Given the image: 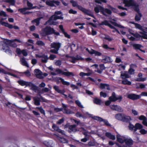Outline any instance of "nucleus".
<instances>
[{
  "mask_svg": "<svg viewBox=\"0 0 147 147\" xmlns=\"http://www.w3.org/2000/svg\"><path fill=\"white\" fill-rule=\"evenodd\" d=\"M122 84L124 85H130L131 84V82L127 79H125L122 81Z\"/></svg>",
  "mask_w": 147,
  "mask_h": 147,
  "instance_id": "obj_34",
  "label": "nucleus"
},
{
  "mask_svg": "<svg viewBox=\"0 0 147 147\" xmlns=\"http://www.w3.org/2000/svg\"><path fill=\"white\" fill-rule=\"evenodd\" d=\"M94 102L97 105H100L103 102L100 99L98 98H95L94 100Z\"/></svg>",
  "mask_w": 147,
  "mask_h": 147,
  "instance_id": "obj_35",
  "label": "nucleus"
},
{
  "mask_svg": "<svg viewBox=\"0 0 147 147\" xmlns=\"http://www.w3.org/2000/svg\"><path fill=\"white\" fill-rule=\"evenodd\" d=\"M124 121L128 122H129L131 120V118L130 117L127 116H125L124 117Z\"/></svg>",
  "mask_w": 147,
  "mask_h": 147,
  "instance_id": "obj_49",
  "label": "nucleus"
},
{
  "mask_svg": "<svg viewBox=\"0 0 147 147\" xmlns=\"http://www.w3.org/2000/svg\"><path fill=\"white\" fill-rule=\"evenodd\" d=\"M63 109L64 113L68 114H71L73 113V112L69 110H67L65 108L67 107V105L64 104H62Z\"/></svg>",
  "mask_w": 147,
  "mask_h": 147,
  "instance_id": "obj_18",
  "label": "nucleus"
},
{
  "mask_svg": "<svg viewBox=\"0 0 147 147\" xmlns=\"http://www.w3.org/2000/svg\"><path fill=\"white\" fill-rule=\"evenodd\" d=\"M111 58L107 56H105L103 57V59H102V62L104 63H107L112 61Z\"/></svg>",
  "mask_w": 147,
  "mask_h": 147,
  "instance_id": "obj_19",
  "label": "nucleus"
},
{
  "mask_svg": "<svg viewBox=\"0 0 147 147\" xmlns=\"http://www.w3.org/2000/svg\"><path fill=\"white\" fill-rule=\"evenodd\" d=\"M123 3L125 4V6L127 7L132 6L135 8V9L138 12V9L137 7L138 5L133 0H123Z\"/></svg>",
  "mask_w": 147,
  "mask_h": 147,
  "instance_id": "obj_9",
  "label": "nucleus"
},
{
  "mask_svg": "<svg viewBox=\"0 0 147 147\" xmlns=\"http://www.w3.org/2000/svg\"><path fill=\"white\" fill-rule=\"evenodd\" d=\"M5 2L8 3L12 5H14L15 1L14 0H5Z\"/></svg>",
  "mask_w": 147,
  "mask_h": 147,
  "instance_id": "obj_46",
  "label": "nucleus"
},
{
  "mask_svg": "<svg viewBox=\"0 0 147 147\" xmlns=\"http://www.w3.org/2000/svg\"><path fill=\"white\" fill-rule=\"evenodd\" d=\"M69 12L70 13L76 14L77 13L76 11L74 10L71 9L69 11Z\"/></svg>",
  "mask_w": 147,
  "mask_h": 147,
  "instance_id": "obj_61",
  "label": "nucleus"
},
{
  "mask_svg": "<svg viewBox=\"0 0 147 147\" xmlns=\"http://www.w3.org/2000/svg\"><path fill=\"white\" fill-rule=\"evenodd\" d=\"M57 79L58 81V82H61L62 84L64 85L69 86L70 84L69 82L65 81L63 79L61 78L58 77L57 78Z\"/></svg>",
  "mask_w": 147,
  "mask_h": 147,
  "instance_id": "obj_16",
  "label": "nucleus"
},
{
  "mask_svg": "<svg viewBox=\"0 0 147 147\" xmlns=\"http://www.w3.org/2000/svg\"><path fill=\"white\" fill-rule=\"evenodd\" d=\"M28 86L30 87V90L34 91L35 92H36L37 90V87L31 82H29Z\"/></svg>",
  "mask_w": 147,
  "mask_h": 147,
  "instance_id": "obj_17",
  "label": "nucleus"
},
{
  "mask_svg": "<svg viewBox=\"0 0 147 147\" xmlns=\"http://www.w3.org/2000/svg\"><path fill=\"white\" fill-rule=\"evenodd\" d=\"M140 132L142 134H144L147 133V131H146L144 129H141L140 131Z\"/></svg>",
  "mask_w": 147,
  "mask_h": 147,
  "instance_id": "obj_64",
  "label": "nucleus"
},
{
  "mask_svg": "<svg viewBox=\"0 0 147 147\" xmlns=\"http://www.w3.org/2000/svg\"><path fill=\"white\" fill-rule=\"evenodd\" d=\"M0 24L6 27H8L9 28H12L11 24H10L7 23L3 22L1 21L0 22Z\"/></svg>",
  "mask_w": 147,
  "mask_h": 147,
  "instance_id": "obj_32",
  "label": "nucleus"
},
{
  "mask_svg": "<svg viewBox=\"0 0 147 147\" xmlns=\"http://www.w3.org/2000/svg\"><path fill=\"white\" fill-rule=\"evenodd\" d=\"M86 50L91 54H94L95 55L98 56H101L102 55V53H101L93 49L89 50L87 48L86 49Z\"/></svg>",
  "mask_w": 147,
  "mask_h": 147,
  "instance_id": "obj_13",
  "label": "nucleus"
},
{
  "mask_svg": "<svg viewBox=\"0 0 147 147\" xmlns=\"http://www.w3.org/2000/svg\"><path fill=\"white\" fill-rule=\"evenodd\" d=\"M61 12L60 11H58L55 12L54 15L51 16L49 19L45 24H48L50 25H56L57 23L56 22L57 19H62L63 17L61 16H57L58 15L61 14Z\"/></svg>",
  "mask_w": 147,
  "mask_h": 147,
  "instance_id": "obj_3",
  "label": "nucleus"
},
{
  "mask_svg": "<svg viewBox=\"0 0 147 147\" xmlns=\"http://www.w3.org/2000/svg\"><path fill=\"white\" fill-rule=\"evenodd\" d=\"M87 15L94 17L92 12L90 11L85 9V11L84 12Z\"/></svg>",
  "mask_w": 147,
  "mask_h": 147,
  "instance_id": "obj_43",
  "label": "nucleus"
},
{
  "mask_svg": "<svg viewBox=\"0 0 147 147\" xmlns=\"http://www.w3.org/2000/svg\"><path fill=\"white\" fill-rule=\"evenodd\" d=\"M107 1L105 0H96L95 2L99 4H101L102 2L106 3Z\"/></svg>",
  "mask_w": 147,
  "mask_h": 147,
  "instance_id": "obj_57",
  "label": "nucleus"
},
{
  "mask_svg": "<svg viewBox=\"0 0 147 147\" xmlns=\"http://www.w3.org/2000/svg\"><path fill=\"white\" fill-rule=\"evenodd\" d=\"M34 74L36 77L40 79L43 78V74L42 72L39 69H36L34 70Z\"/></svg>",
  "mask_w": 147,
  "mask_h": 147,
  "instance_id": "obj_12",
  "label": "nucleus"
},
{
  "mask_svg": "<svg viewBox=\"0 0 147 147\" xmlns=\"http://www.w3.org/2000/svg\"><path fill=\"white\" fill-rule=\"evenodd\" d=\"M115 117L117 119L120 120H121L122 118V115L121 114H118L116 115Z\"/></svg>",
  "mask_w": 147,
  "mask_h": 147,
  "instance_id": "obj_53",
  "label": "nucleus"
},
{
  "mask_svg": "<svg viewBox=\"0 0 147 147\" xmlns=\"http://www.w3.org/2000/svg\"><path fill=\"white\" fill-rule=\"evenodd\" d=\"M84 115L85 116V115L86 116H88L90 117H91L93 119H94V116H93V115L90 114L88 112H86L85 113H84Z\"/></svg>",
  "mask_w": 147,
  "mask_h": 147,
  "instance_id": "obj_59",
  "label": "nucleus"
},
{
  "mask_svg": "<svg viewBox=\"0 0 147 147\" xmlns=\"http://www.w3.org/2000/svg\"><path fill=\"white\" fill-rule=\"evenodd\" d=\"M20 61L21 64L24 66H26L28 67H29L26 61L24 58H21L20 59Z\"/></svg>",
  "mask_w": 147,
  "mask_h": 147,
  "instance_id": "obj_28",
  "label": "nucleus"
},
{
  "mask_svg": "<svg viewBox=\"0 0 147 147\" xmlns=\"http://www.w3.org/2000/svg\"><path fill=\"white\" fill-rule=\"evenodd\" d=\"M105 136L110 139L112 140H115V136L112 134L111 133L109 132H106L105 134Z\"/></svg>",
  "mask_w": 147,
  "mask_h": 147,
  "instance_id": "obj_24",
  "label": "nucleus"
},
{
  "mask_svg": "<svg viewBox=\"0 0 147 147\" xmlns=\"http://www.w3.org/2000/svg\"><path fill=\"white\" fill-rule=\"evenodd\" d=\"M75 103L79 107L81 108H84V107L81 104V102L79 100H76L75 101Z\"/></svg>",
  "mask_w": 147,
  "mask_h": 147,
  "instance_id": "obj_45",
  "label": "nucleus"
},
{
  "mask_svg": "<svg viewBox=\"0 0 147 147\" xmlns=\"http://www.w3.org/2000/svg\"><path fill=\"white\" fill-rule=\"evenodd\" d=\"M18 82L19 84L22 86H28V85L29 82H26L23 80H20L18 81Z\"/></svg>",
  "mask_w": 147,
  "mask_h": 147,
  "instance_id": "obj_26",
  "label": "nucleus"
},
{
  "mask_svg": "<svg viewBox=\"0 0 147 147\" xmlns=\"http://www.w3.org/2000/svg\"><path fill=\"white\" fill-rule=\"evenodd\" d=\"M54 89L58 92L63 94L64 92L63 90H61L59 89V86H54L53 87Z\"/></svg>",
  "mask_w": 147,
  "mask_h": 147,
  "instance_id": "obj_27",
  "label": "nucleus"
},
{
  "mask_svg": "<svg viewBox=\"0 0 147 147\" xmlns=\"http://www.w3.org/2000/svg\"><path fill=\"white\" fill-rule=\"evenodd\" d=\"M141 15L140 13L138 12V13L136 15L135 19L137 21H139L140 19V18L141 17Z\"/></svg>",
  "mask_w": 147,
  "mask_h": 147,
  "instance_id": "obj_44",
  "label": "nucleus"
},
{
  "mask_svg": "<svg viewBox=\"0 0 147 147\" xmlns=\"http://www.w3.org/2000/svg\"><path fill=\"white\" fill-rule=\"evenodd\" d=\"M46 3L47 5L50 6H53L54 5L53 1H46Z\"/></svg>",
  "mask_w": 147,
  "mask_h": 147,
  "instance_id": "obj_42",
  "label": "nucleus"
},
{
  "mask_svg": "<svg viewBox=\"0 0 147 147\" xmlns=\"http://www.w3.org/2000/svg\"><path fill=\"white\" fill-rule=\"evenodd\" d=\"M128 24H132L135 25L136 28L140 30L141 31L140 32L141 34L140 36L142 38L147 39V28H144L141 26L139 24L135 23L134 22H129Z\"/></svg>",
  "mask_w": 147,
  "mask_h": 147,
  "instance_id": "obj_4",
  "label": "nucleus"
},
{
  "mask_svg": "<svg viewBox=\"0 0 147 147\" xmlns=\"http://www.w3.org/2000/svg\"><path fill=\"white\" fill-rule=\"evenodd\" d=\"M76 116L77 117H82L83 118H85V116L83 115H82L79 112H78L76 114Z\"/></svg>",
  "mask_w": 147,
  "mask_h": 147,
  "instance_id": "obj_47",
  "label": "nucleus"
},
{
  "mask_svg": "<svg viewBox=\"0 0 147 147\" xmlns=\"http://www.w3.org/2000/svg\"><path fill=\"white\" fill-rule=\"evenodd\" d=\"M143 126L141 124L139 123H137L135 125V128L137 129H141L143 128Z\"/></svg>",
  "mask_w": 147,
  "mask_h": 147,
  "instance_id": "obj_41",
  "label": "nucleus"
},
{
  "mask_svg": "<svg viewBox=\"0 0 147 147\" xmlns=\"http://www.w3.org/2000/svg\"><path fill=\"white\" fill-rule=\"evenodd\" d=\"M110 107L111 109L118 112H122L123 111L121 107L117 105H110Z\"/></svg>",
  "mask_w": 147,
  "mask_h": 147,
  "instance_id": "obj_11",
  "label": "nucleus"
},
{
  "mask_svg": "<svg viewBox=\"0 0 147 147\" xmlns=\"http://www.w3.org/2000/svg\"><path fill=\"white\" fill-rule=\"evenodd\" d=\"M45 145L48 147H53L54 144L53 141H50L47 142V143L45 144Z\"/></svg>",
  "mask_w": 147,
  "mask_h": 147,
  "instance_id": "obj_33",
  "label": "nucleus"
},
{
  "mask_svg": "<svg viewBox=\"0 0 147 147\" xmlns=\"http://www.w3.org/2000/svg\"><path fill=\"white\" fill-rule=\"evenodd\" d=\"M117 140L118 142L121 143L125 142L126 146L124 147H131L130 146L133 144V141L131 138L125 136H121L119 134L117 135Z\"/></svg>",
  "mask_w": 147,
  "mask_h": 147,
  "instance_id": "obj_2",
  "label": "nucleus"
},
{
  "mask_svg": "<svg viewBox=\"0 0 147 147\" xmlns=\"http://www.w3.org/2000/svg\"><path fill=\"white\" fill-rule=\"evenodd\" d=\"M115 21L116 20L114 19H113L109 21H108L107 20H105L103 22H102L101 23H100L99 24L100 25H105L108 26L111 29H113V32H117L118 33L120 34L119 31L117 30L113 26L111 25L109 23V22H110L113 25L117 27L121 28H124L123 26L121 25L117 24V23L115 22Z\"/></svg>",
  "mask_w": 147,
  "mask_h": 147,
  "instance_id": "obj_1",
  "label": "nucleus"
},
{
  "mask_svg": "<svg viewBox=\"0 0 147 147\" xmlns=\"http://www.w3.org/2000/svg\"><path fill=\"white\" fill-rule=\"evenodd\" d=\"M88 145L91 146H97L98 145V143L94 141H90L88 143Z\"/></svg>",
  "mask_w": 147,
  "mask_h": 147,
  "instance_id": "obj_40",
  "label": "nucleus"
},
{
  "mask_svg": "<svg viewBox=\"0 0 147 147\" xmlns=\"http://www.w3.org/2000/svg\"><path fill=\"white\" fill-rule=\"evenodd\" d=\"M76 126L75 125H71L69 126V129L70 130L69 131H71L75 132L77 131L76 129Z\"/></svg>",
  "mask_w": 147,
  "mask_h": 147,
  "instance_id": "obj_31",
  "label": "nucleus"
},
{
  "mask_svg": "<svg viewBox=\"0 0 147 147\" xmlns=\"http://www.w3.org/2000/svg\"><path fill=\"white\" fill-rule=\"evenodd\" d=\"M56 57V55L53 54H51L49 57V59L51 60H53Z\"/></svg>",
  "mask_w": 147,
  "mask_h": 147,
  "instance_id": "obj_60",
  "label": "nucleus"
},
{
  "mask_svg": "<svg viewBox=\"0 0 147 147\" xmlns=\"http://www.w3.org/2000/svg\"><path fill=\"white\" fill-rule=\"evenodd\" d=\"M100 88L101 89H106L109 90L110 88L108 84H100Z\"/></svg>",
  "mask_w": 147,
  "mask_h": 147,
  "instance_id": "obj_30",
  "label": "nucleus"
},
{
  "mask_svg": "<svg viewBox=\"0 0 147 147\" xmlns=\"http://www.w3.org/2000/svg\"><path fill=\"white\" fill-rule=\"evenodd\" d=\"M10 42V41L6 40L4 42H1L0 43V48L1 50L4 51L8 54H11L12 51L9 48L7 45Z\"/></svg>",
  "mask_w": 147,
  "mask_h": 147,
  "instance_id": "obj_6",
  "label": "nucleus"
},
{
  "mask_svg": "<svg viewBox=\"0 0 147 147\" xmlns=\"http://www.w3.org/2000/svg\"><path fill=\"white\" fill-rule=\"evenodd\" d=\"M33 99L34 101V104L36 105H40V98L37 96L34 97Z\"/></svg>",
  "mask_w": 147,
  "mask_h": 147,
  "instance_id": "obj_29",
  "label": "nucleus"
},
{
  "mask_svg": "<svg viewBox=\"0 0 147 147\" xmlns=\"http://www.w3.org/2000/svg\"><path fill=\"white\" fill-rule=\"evenodd\" d=\"M98 135L100 137H101L103 140H104L105 139V137L104 136V133L103 131H102V134H98Z\"/></svg>",
  "mask_w": 147,
  "mask_h": 147,
  "instance_id": "obj_51",
  "label": "nucleus"
},
{
  "mask_svg": "<svg viewBox=\"0 0 147 147\" xmlns=\"http://www.w3.org/2000/svg\"><path fill=\"white\" fill-rule=\"evenodd\" d=\"M55 64L57 66H60L61 64V62L60 60H57L55 61Z\"/></svg>",
  "mask_w": 147,
  "mask_h": 147,
  "instance_id": "obj_63",
  "label": "nucleus"
},
{
  "mask_svg": "<svg viewBox=\"0 0 147 147\" xmlns=\"http://www.w3.org/2000/svg\"><path fill=\"white\" fill-rule=\"evenodd\" d=\"M58 139L60 141L63 143H66L68 142L67 140L63 138H61L58 136H57Z\"/></svg>",
  "mask_w": 147,
  "mask_h": 147,
  "instance_id": "obj_36",
  "label": "nucleus"
},
{
  "mask_svg": "<svg viewBox=\"0 0 147 147\" xmlns=\"http://www.w3.org/2000/svg\"><path fill=\"white\" fill-rule=\"evenodd\" d=\"M132 113L135 116L138 115V113L137 111L134 109H132L131 110Z\"/></svg>",
  "mask_w": 147,
  "mask_h": 147,
  "instance_id": "obj_56",
  "label": "nucleus"
},
{
  "mask_svg": "<svg viewBox=\"0 0 147 147\" xmlns=\"http://www.w3.org/2000/svg\"><path fill=\"white\" fill-rule=\"evenodd\" d=\"M70 2L72 4L73 6L74 7H78L79 5L77 3L73 0H71L70 1Z\"/></svg>",
  "mask_w": 147,
  "mask_h": 147,
  "instance_id": "obj_50",
  "label": "nucleus"
},
{
  "mask_svg": "<svg viewBox=\"0 0 147 147\" xmlns=\"http://www.w3.org/2000/svg\"><path fill=\"white\" fill-rule=\"evenodd\" d=\"M133 47L135 49H139L140 50V48L142 47V46L139 44H134L133 45Z\"/></svg>",
  "mask_w": 147,
  "mask_h": 147,
  "instance_id": "obj_55",
  "label": "nucleus"
},
{
  "mask_svg": "<svg viewBox=\"0 0 147 147\" xmlns=\"http://www.w3.org/2000/svg\"><path fill=\"white\" fill-rule=\"evenodd\" d=\"M56 71L57 74L53 72H51V74L53 75H56L57 74H61L63 75L67 76H74V74L73 72L68 71L66 69H65L64 71H62L59 69H57L55 70Z\"/></svg>",
  "mask_w": 147,
  "mask_h": 147,
  "instance_id": "obj_7",
  "label": "nucleus"
},
{
  "mask_svg": "<svg viewBox=\"0 0 147 147\" xmlns=\"http://www.w3.org/2000/svg\"><path fill=\"white\" fill-rule=\"evenodd\" d=\"M49 90V89L48 88H45L42 89L40 92L41 93H43L45 92H48Z\"/></svg>",
  "mask_w": 147,
  "mask_h": 147,
  "instance_id": "obj_54",
  "label": "nucleus"
},
{
  "mask_svg": "<svg viewBox=\"0 0 147 147\" xmlns=\"http://www.w3.org/2000/svg\"><path fill=\"white\" fill-rule=\"evenodd\" d=\"M120 76L121 78L124 79L129 77V75L127 72H121Z\"/></svg>",
  "mask_w": 147,
  "mask_h": 147,
  "instance_id": "obj_23",
  "label": "nucleus"
},
{
  "mask_svg": "<svg viewBox=\"0 0 147 147\" xmlns=\"http://www.w3.org/2000/svg\"><path fill=\"white\" fill-rule=\"evenodd\" d=\"M139 78H137L135 79V80L137 81H144L146 80V78H142V75L141 73H140L138 75Z\"/></svg>",
  "mask_w": 147,
  "mask_h": 147,
  "instance_id": "obj_22",
  "label": "nucleus"
},
{
  "mask_svg": "<svg viewBox=\"0 0 147 147\" xmlns=\"http://www.w3.org/2000/svg\"><path fill=\"white\" fill-rule=\"evenodd\" d=\"M94 119L99 121H103L105 124L107 126H110L111 125L107 120L103 119L102 118L99 117H94Z\"/></svg>",
  "mask_w": 147,
  "mask_h": 147,
  "instance_id": "obj_14",
  "label": "nucleus"
},
{
  "mask_svg": "<svg viewBox=\"0 0 147 147\" xmlns=\"http://www.w3.org/2000/svg\"><path fill=\"white\" fill-rule=\"evenodd\" d=\"M52 128L56 131L62 134H64V132L60 129L59 127L57 126L56 125L53 124L52 126Z\"/></svg>",
  "mask_w": 147,
  "mask_h": 147,
  "instance_id": "obj_20",
  "label": "nucleus"
},
{
  "mask_svg": "<svg viewBox=\"0 0 147 147\" xmlns=\"http://www.w3.org/2000/svg\"><path fill=\"white\" fill-rule=\"evenodd\" d=\"M129 127L130 130L134 131H136V129L135 128V126H134L133 125L131 124L130 123L129 124Z\"/></svg>",
  "mask_w": 147,
  "mask_h": 147,
  "instance_id": "obj_38",
  "label": "nucleus"
},
{
  "mask_svg": "<svg viewBox=\"0 0 147 147\" xmlns=\"http://www.w3.org/2000/svg\"><path fill=\"white\" fill-rule=\"evenodd\" d=\"M29 9L27 7H25L23 8L20 9H18V11L22 13L25 14L26 11L27 10H28V9Z\"/></svg>",
  "mask_w": 147,
  "mask_h": 147,
  "instance_id": "obj_39",
  "label": "nucleus"
},
{
  "mask_svg": "<svg viewBox=\"0 0 147 147\" xmlns=\"http://www.w3.org/2000/svg\"><path fill=\"white\" fill-rule=\"evenodd\" d=\"M128 98L133 100H135L140 98V95L135 94H129L128 95Z\"/></svg>",
  "mask_w": 147,
  "mask_h": 147,
  "instance_id": "obj_15",
  "label": "nucleus"
},
{
  "mask_svg": "<svg viewBox=\"0 0 147 147\" xmlns=\"http://www.w3.org/2000/svg\"><path fill=\"white\" fill-rule=\"evenodd\" d=\"M27 5L28 6V8H29L28 9V10L33 8L32 7V4L28 1H27Z\"/></svg>",
  "mask_w": 147,
  "mask_h": 147,
  "instance_id": "obj_58",
  "label": "nucleus"
},
{
  "mask_svg": "<svg viewBox=\"0 0 147 147\" xmlns=\"http://www.w3.org/2000/svg\"><path fill=\"white\" fill-rule=\"evenodd\" d=\"M102 11V13L105 16H107V14H110L111 13V11L107 9H104L103 8Z\"/></svg>",
  "mask_w": 147,
  "mask_h": 147,
  "instance_id": "obj_25",
  "label": "nucleus"
},
{
  "mask_svg": "<svg viewBox=\"0 0 147 147\" xmlns=\"http://www.w3.org/2000/svg\"><path fill=\"white\" fill-rule=\"evenodd\" d=\"M139 119L140 120H143V121L147 120L146 118L144 115H142L139 117Z\"/></svg>",
  "mask_w": 147,
  "mask_h": 147,
  "instance_id": "obj_62",
  "label": "nucleus"
},
{
  "mask_svg": "<svg viewBox=\"0 0 147 147\" xmlns=\"http://www.w3.org/2000/svg\"><path fill=\"white\" fill-rule=\"evenodd\" d=\"M103 9V8L100 6H98L94 8V11L96 13H98L100 11L102 12Z\"/></svg>",
  "mask_w": 147,
  "mask_h": 147,
  "instance_id": "obj_21",
  "label": "nucleus"
},
{
  "mask_svg": "<svg viewBox=\"0 0 147 147\" xmlns=\"http://www.w3.org/2000/svg\"><path fill=\"white\" fill-rule=\"evenodd\" d=\"M48 57L47 56L44 55H42V61L43 63H46L47 61Z\"/></svg>",
  "mask_w": 147,
  "mask_h": 147,
  "instance_id": "obj_37",
  "label": "nucleus"
},
{
  "mask_svg": "<svg viewBox=\"0 0 147 147\" xmlns=\"http://www.w3.org/2000/svg\"><path fill=\"white\" fill-rule=\"evenodd\" d=\"M52 34H54L57 35L59 34L58 32H55L53 28L49 27H47L45 28L42 29L41 32V34L43 36H45Z\"/></svg>",
  "mask_w": 147,
  "mask_h": 147,
  "instance_id": "obj_5",
  "label": "nucleus"
},
{
  "mask_svg": "<svg viewBox=\"0 0 147 147\" xmlns=\"http://www.w3.org/2000/svg\"><path fill=\"white\" fill-rule=\"evenodd\" d=\"M109 99L111 101H115L117 100H119V101L120 102L121 101L122 97L121 96L115 95V94L114 93H113L112 95L110 97Z\"/></svg>",
  "mask_w": 147,
  "mask_h": 147,
  "instance_id": "obj_10",
  "label": "nucleus"
},
{
  "mask_svg": "<svg viewBox=\"0 0 147 147\" xmlns=\"http://www.w3.org/2000/svg\"><path fill=\"white\" fill-rule=\"evenodd\" d=\"M36 44L40 46H44L45 45V43L41 40L37 41L36 42Z\"/></svg>",
  "mask_w": 147,
  "mask_h": 147,
  "instance_id": "obj_52",
  "label": "nucleus"
},
{
  "mask_svg": "<svg viewBox=\"0 0 147 147\" xmlns=\"http://www.w3.org/2000/svg\"><path fill=\"white\" fill-rule=\"evenodd\" d=\"M61 44L59 42H54L51 44L50 46L51 48L54 49H51L50 52L55 54H57L58 51L60 48Z\"/></svg>",
  "mask_w": 147,
  "mask_h": 147,
  "instance_id": "obj_8",
  "label": "nucleus"
},
{
  "mask_svg": "<svg viewBox=\"0 0 147 147\" xmlns=\"http://www.w3.org/2000/svg\"><path fill=\"white\" fill-rule=\"evenodd\" d=\"M42 18H38L32 21V22H34L36 23V26H38L39 24V21L40 20V19Z\"/></svg>",
  "mask_w": 147,
  "mask_h": 147,
  "instance_id": "obj_48",
  "label": "nucleus"
}]
</instances>
